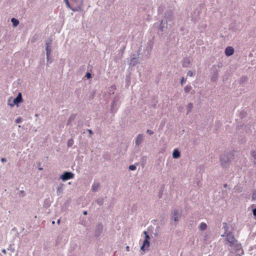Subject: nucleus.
<instances>
[{"label":"nucleus","instance_id":"nucleus-1","mask_svg":"<svg viewBox=\"0 0 256 256\" xmlns=\"http://www.w3.org/2000/svg\"><path fill=\"white\" fill-rule=\"evenodd\" d=\"M23 102L22 94L20 92H19L15 97L10 96L8 98L7 104L11 108H18Z\"/></svg>","mask_w":256,"mask_h":256},{"label":"nucleus","instance_id":"nucleus-2","mask_svg":"<svg viewBox=\"0 0 256 256\" xmlns=\"http://www.w3.org/2000/svg\"><path fill=\"white\" fill-rule=\"evenodd\" d=\"M140 250L142 253L148 250L150 246V238L148 232L144 231L141 236L140 240Z\"/></svg>","mask_w":256,"mask_h":256},{"label":"nucleus","instance_id":"nucleus-3","mask_svg":"<svg viewBox=\"0 0 256 256\" xmlns=\"http://www.w3.org/2000/svg\"><path fill=\"white\" fill-rule=\"evenodd\" d=\"M74 178V174L71 172L65 171L60 176V178L63 182L73 179Z\"/></svg>","mask_w":256,"mask_h":256},{"label":"nucleus","instance_id":"nucleus-4","mask_svg":"<svg viewBox=\"0 0 256 256\" xmlns=\"http://www.w3.org/2000/svg\"><path fill=\"white\" fill-rule=\"evenodd\" d=\"M46 60L49 61L51 59L52 53V46L50 43H47L46 46Z\"/></svg>","mask_w":256,"mask_h":256},{"label":"nucleus","instance_id":"nucleus-5","mask_svg":"<svg viewBox=\"0 0 256 256\" xmlns=\"http://www.w3.org/2000/svg\"><path fill=\"white\" fill-rule=\"evenodd\" d=\"M234 53V49L232 46H228L225 50V54L226 56H230Z\"/></svg>","mask_w":256,"mask_h":256},{"label":"nucleus","instance_id":"nucleus-6","mask_svg":"<svg viewBox=\"0 0 256 256\" xmlns=\"http://www.w3.org/2000/svg\"><path fill=\"white\" fill-rule=\"evenodd\" d=\"M226 240L230 245H232L234 243V239L232 234H228L226 236Z\"/></svg>","mask_w":256,"mask_h":256},{"label":"nucleus","instance_id":"nucleus-7","mask_svg":"<svg viewBox=\"0 0 256 256\" xmlns=\"http://www.w3.org/2000/svg\"><path fill=\"white\" fill-rule=\"evenodd\" d=\"M172 156L174 158H178L180 156V152L178 149H174L172 152Z\"/></svg>","mask_w":256,"mask_h":256},{"label":"nucleus","instance_id":"nucleus-8","mask_svg":"<svg viewBox=\"0 0 256 256\" xmlns=\"http://www.w3.org/2000/svg\"><path fill=\"white\" fill-rule=\"evenodd\" d=\"M207 228H208L207 224L204 222H200L198 226V230L201 231H204V230H206Z\"/></svg>","mask_w":256,"mask_h":256},{"label":"nucleus","instance_id":"nucleus-9","mask_svg":"<svg viewBox=\"0 0 256 256\" xmlns=\"http://www.w3.org/2000/svg\"><path fill=\"white\" fill-rule=\"evenodd\" d=\"M11 22L14 27H16L19 24L18 20L16 19V18H12L11 19Z\"/></svg>","mask_w":256,"mask_h":256},{"label":"nucleus","instance_id":"nucleus-10","mask_svg":"<svg viewBox=\"0 0 256 256\" xmlns=\"http://www.w3.org/2000/svg\"><path fill=\"white\" fill-rule=\"evenodd\" d=\"M71 1H72L73 2H76V0H70ZM70 0H64V2L66 4V6L70 8H72L73 10H75L74 8H72V6H70Z\"/></svg>","mask_w":256,"mask_h":256},{"label":"nucleus","instance_id":"nucleus-11","mask_svg":"<svg viewBox=\"0 0 256 256\" xmlns=\"http://www.w3.org/2000/svg\"><path fill=\"white\" fill-rule=\"evenodd\" d=\"M22 122V118L20 117L18 118L15 120V122L16 124H20Z\"/></svg>","mask_w":256,"mask_h":256},{"label":"nucleus","instance_id":"nucleus-12","mask_svg":"<svg viewBox=\"0 0 256 256\" xmlns=\"http://www.w3.org/2000/svg\"><path fill=\"white\" fill-rule=\"evenodd\" d=\"M179 220V216L178 214H175L172 217V220L175 222H177Z\"/></svg>","mask_w":256,"mask_h":256},{"label":"nucleus","instance_id":"nucleus-13","mask_svg":"<svg viewBox=\"0 0 256 256\" xmlns=\"http://www.w3.org/2000/svg\"><path fill=\"white\" fill-rule=\"evenodd\" d=\"M136 168V167L135 165H130V166H129V170H135Z\"/></svg>","mask_w":256,"mask_h":256},{"label":"nucleus","instance_id":"nucleus-14","mask_svg":"<svg viewBox=\"0 0 256 256\" xmlns=\"http://www.w3.org/2000/svg\"><path fill=\"white\" fill-rule=\"evenodd\" d=\"M252 154L254 158H256V152H253Z\"/></svg>","mask_w":256,"mask_h":256},{"label":"nucleus","instance_id":"nucleus-15","mask_svg":"<svg viewBox=\"0 0 256 256\" xmlns=\"http://www.w3.org/2000/svg\"><path fill=\"white\" fill-rule=\"evenodd\" d=\"M253 214L254 216H256V208L253 210Z\"/></svg>","mask_w":256,"mask_h":256},{"label":"nucleus","instance_id":"nucleus-16","mask_svg":"<svg viewBox=\"0 0 256 256\" xmlns=\"http://www.w3.org/2000/svg\"><path fill=\"white\" fill-rule=\"evenodd\" d=\"M86 76H87V78H90V74H86Z\"/></svg>","mask_w":256,"mask_h":256},{"label":"nucleus","instance_id":"nucleus-17","mask_svg":"<svg viewBox=\"0 0 256 256\" xmlns=\"http://www.w3.org/2000/svg\"><path fill=\"white\" fill-rule=\"evenodd\" d=\"M126 250H127V251H128V250H129V246H126Z\"/></svg>","mask_w":256,"mask_h":256},{"label":"nucleus","instance_id":"nucleus-18","mask_svg":"<svg viewBox=\"0 0 256 256\" xmlns=\"http://www.w3.org/2000/svg\"><path fill=\"white\" fill-rule=\"evenodd\" d=\"M184 81V78H182V82H181L182 84V82H183Z\"/></svg>","mask_w":256,"mask_h":256}]
</instances>
